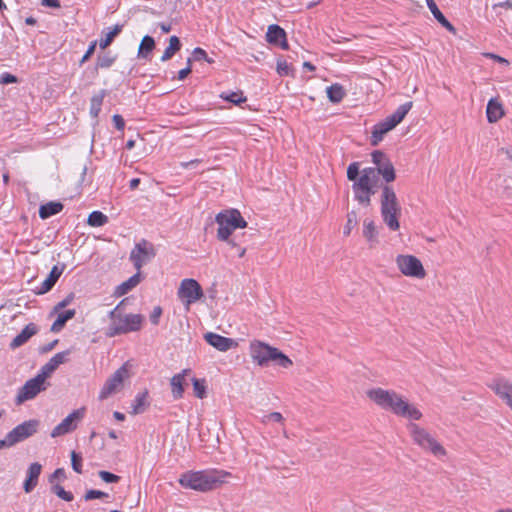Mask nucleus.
<instances>
[{"instance_id": "obj_1", "label": "nucleus", "mask_w": 512, "mask_h": 512, "mask_svg": "<svg viewBox=\"0 0 512 512\" xmlns=\"http://www.w3.org/2000/svg\"><path fill=\"white\" fill-rule=\"evenodd\" d=\"M367 397L376 405L393 414L411 420H420L422 413L394 390L373 388L367 391Z\"/></svg>"}, {"instance_id": "obj_2", "label": "nucleus", "mask_w": 512, "mask_h": 512, "mask_svg": "<svg viewBox=\"0 0 512 512\" xmlns=\"http://www.w3.org/2000/svg\"><path fill=\"white\" fill-rule=\"evenodd\" d=\"M231 473L224 470L187 471L180 475L179 484L185 489L208 492L227 482Z\"/></svg>"}, {"instance_id": "obj_3", "label": "nucleus", "mask_w": 512, "mask_h": 512, "mask_svg": "<svg viewBox=\"0 0 512 512\" xmlns=\"http://www.w3.org/2000/svg\"><path fill=\"white\" fill-rule=\"evenodd\" d=\"M249 353L253 362L261 367H267L270 362H274L282 368H288L292 365L288 356L262 341H252L249 346Z\"/></svg>"}, {"instance_id": "obj_4", "label": "nucleus", "mask_w": 512, "mask_h": 512, "mask_svg": "<svg viewBox=\"0 0 512 512\" xmlns=\"http://www.w3.org/2000/svg\"><path fill=\"white\" fill-rule=\"evenodd\" d=\"M108 316L110 324L105 333L108 337L139 331L144 321L141 314H123L119 306L111 310Z\"/></svg>"}, {"instance_id": "obj_5", "label": "nucleus", "mask_w": 512, "mask_h": 512, "mask_svg": "<svg viewBox=\"0 0 512 512\" xmlns=\"http://www.w3.org/2000/svg\"><path fill=\"white\" fill-rule=\"evenodd\" d=\"M381 216L384 223L393 231L400 228L398 217L401 213V207L393 188L389 185L382 187L381 194Z\"/></svg>"}, {"instance_id": "obj_6", "label": "nucleus", "mask_w": 512, "mask_h": 512, "mask_svg": "<svg viewBox=\"0 0 512 512\" xmlns=\"http://www.w3.org/2000/svg\"><path fill=\"white\" fill-rule=\"evenodd\" d=\"M412 106V101L406 102L400 105L394 113L386 117L383 121L375 124L371 133V144L377 146L389 131L393 130L402 122Z\"/></svg>"}, {"instance_id": "obj_7", "label": "nucleus", "mask_w": 512, "mask_h": 512, "mask_svg": "<svg viewBox=\"0 0 512 512\" xmlns=\"http://www.w3.org/2000/svg\"><path fill=\"white\" fill-rule=\"evenodd\" d=\"M215 220L218 224L217 238L221 241H228V237L235 229L247 226V222L236 209L220 212Z\"/></svg>"}, {"instance_id": "obj_8", "label": "nucleus", "mask_w": 512, "mask_h": 512, "mask_svg": "<svg viewBox=\"0 0 512 512\" xmlns=\"http://www.w3.org/2000/svg\"><path fill=\"white\" fill-rule=\"evenodd\" d=\"M408 429L414 443L423 450L430 452L436 457H443L446 455L445 448L426 429L414 423H410L408 425Z\"/></svg>"}, {"instance_id": "obj_9", "label": "nucleus", "mask_w": 512, "mask_h": 512, "mask_svg": "<svg viewBox=\"0 0 512 512\" xmlns=\"http://www.w3.org/2000/svg\"><path fill=\"white\" fill-rule=\"evenodd\" d=\"M396 264L402 274L408 277L423 279L426 271L421 261L413 255H398Z\"/></svg>"}, {"instance_id": "obj_10", "label": "nucleus", "mask_w": 512, "mask_h": 512, "mask_svg": "<svg viewBox=\"0 0 512 512\" xmlns=\"http://www.w3.org/2000/svg\"><path fill=\"white\" fill-rule=\"evenodd\" d=\"M38 427L39 421L36 419L25 421L8 432L5 436V440L8 445L12 447L34 435L37 432Z\"/></svg>"}, {"instance_id": "obj_11", "label": "nucleus", "mask_w": 512, "mask_h": 512, "mask_svg": "<svg viewBox=\"0 0 512 512\" xmlns=\"http://www.w3.org/2000/svg\"><path fill=\"white\" fill-rule=\"evenodd\" d=\"M156 255L154 245L149 241L142 239L135 244L130 253V260L135 269L140 272L143 265L147 264Z\"/></svg>"}, {"instance_id": "obj_12", "label": "nucleus", "mask_w": 512, "mask_h": 512, "mask_svg": "<svg viewBox=\"0 0 512 512\" xmlns=\"http://www.w3.org/2000/svg\"><path fill=\"white\" fill-rule=\"evenodd\" d=\"M45 379L39 373L19 389L16 396V404H22L35 398L41 391L45 390Z\"/></svg>"}, {"instance_id": "obj_13", "label": "nucleus", "mask_w": 512, "mask_h": 512, "mask_svg": "<svg viewBox=\"0 0 512 512\" xmlns=\"http://www.w3.org/2000/svg\"><path fill=\"white\" fill-rule=\"evenodd\" d=\"M127 377L128 369L126 364H124L118 370H116L111 377L107 379L99 393V399H107L109 396L118 392L123 386L124 379Z\"/></svg>"}, {"instance_id": "obj_14", "label": "nucleus", "mask_w": 512, "mask_h": 512, "mask_svg": "<svg viewBox=\"0 0 512 512\" xmlns=\"http://www.w3.org/2000/svg\"><path fill=\"white\" fill-rule=\"evenodd\" d=\"M203 296L200 284L194 279H184L178 289V297L189 307L190 304L198 301Z\"/></svg>"}, {"instance_id": "obj_15", "label": "nucleus", "mask_w": 512, "mask_h": 512, "mask_svg": "<svg viewBox=\"0 0 512 512\" xmlns=\"http://www.w3.org/2000/svg\"><path fill=\"white\" fill-rule=\"evenodd\" d=\"M85 408H79L65 417L51 432V437L56 438L72 432L77 427V422L84 417Z\"/></svg>"}, {"instance_id": "obj_16", "label": "nucleus", "mask_w": 512, "mask_h": 512, "mask_svg": "<svg viewBox=\"0 0 512 512\" xmlns=\"http://www.w3.org/2000/svg\"><path fill=\"white\" fill-rule=\"evenodd\" d=\"M203 337L209 345L221 352H226L238 346V343L234 339L224 337L214 332H207Z\"/></svg>"}, {"instance_id": "obj_17", "label": "nucleus", "mask_w": 512, "mask_h": 512, "mask_svg": "<svg viewBox=\"0 0 512 512\" xmlns=\"http://www.w3.org/2000/svg\"><path fill=\"white\" fill-rule=\"evenodd\" d=\"M490 388L512 409V383L500 378L494 380Z\"/></svg>"}, {"instance_id": "obj_18", "label": "nucleus", "mask_w": 512, "mask_h": 512, "mask_svg": "<svg viewBox=\"0 0 512 512\" xmlns=\"http://www.w3.org/2000/svg\"><path fill=\"white\" fill-rule=\"evenodd\" d=\"M352 190L355 200L366 207L370 205L371 199L368 198L369 183L365 175L359 177L358 180L353 183Z\"/></svg>"}, {"instance_id": "obj_19", "label": "nucleus", "mask_w": 512, "mask_h": 512, "mask_svg": "<svg viewBox=\"0 0 512 512\" xmlns=\"http://www.w3.org/2000/svg\"><path fill=\"white\" fill-rule=\"evenodd\" d=\"M42 471V465L34 462L29 465L26 471V479L23 483V489L26 493H30L38 484V479Z\"/></svg>"}, {"instance_id": "obj_20", "label": "nucleus", "mask_w": 512, "mask_h": 512, "mask_svg": "<svg viewBox=\"0 0 512 512\" xmlns=\"http://www.w3.org/2000/svg\"><path fill=\"white\" fill-rule=\"evenodd\" d=\"M69 351L55 354L40 370L39 374L46 380L61 364L66 362Z\"/></svg>"}, {"instance_id": "obj_21", "label": "nucleus", "mask_w": 512, "mask_h": 512, "mask_svg": "<svg viewBox=\"0 0 512 512\" xmlns=\"http://www.w3.org/2000/svg\"><path fill=\"white\" fill-rule=\"evenodd\" d=\"M38 329L34 323L26 325L22 331L10 343L12 349L18 348L25 344L33 335L37 333Z\"/></svg>"}, {"instance_id": "obj_22", "label": "nucleus", "mask_w": 512, "mask_h": 512, "mask_svg": "<svg viewBox=\"0 0 512 512\" xmlns=\"http://www.w3.org/2000/svg\"><path fill=\"white\" fill-rule=\"evenodd\" d=\"M190 373L189 369L182 370L181 373L174 375L170 380L171 392L174 399H180L184 393L185 377Z\"/></svg>"}, {"instance_id": "obj_23", "label": "nucleus", "mask_w": 512, "mask_h": 512, "mask_svg": "<svg viewBox=\"0 0 512 512\" xmlns=\"http://www.w3.org/2000/svg\"><path fill=\"white\" fill-rule=\"evenodd\" d=\"M64 270V265H54L48 275V277L43 281L38 294H45L52 289L55 285L59 277L62 275Z\"/></svg>"}, {"instance_id": "obj_24", "label": "nucleus", "mask_w": 512, "mask_h": 512, "mask_svg": "<svg viewBox=\"0 0 512 512\" xmlns=\"http://www.w3.org/2000/svg\"><path fill=\"white\" fill-rule=\"evenodd\" d=\"M141 281L140 272H137L126 281L118 285L114 291V296L121 297L136 287Z\"/></svg>"}, {"instance_id": "obj_25", "label": "nucleus", "mask_w": 512, "mask_h": 512, "mask_svg": "<svg viewBox=\"0 0 512 512\" xmlns=\"http://www.w3.org/2000/svg\"><path fill=\"white\" fill-rule=\"evenodd\" d=\"M427 6L435 19L448 31L455 32L454 26L445 18L443 13L439 10L434 0H426Z\"/></svg>"}, {"instance_id": "obj_26", "label": "nucleus", "mask_w": 512, "mask_h": 512, "mask_svg": "<svg viewBox=\"0 0 512 512\" xmlns=\"http://www.w3.org/2000/svg\"><path fill=\"white\" fill-rule=\"evenodd\" d=\"M286 32L285 30L280 27L277 24H271L268 26L267 33H266V40L268 43L276 45L278 44L283 38H286Z\"/></svg>"}, {"instance_id": "obj_27", "label": "nucleus", "mask_w": 512, "mask_h": 512, "mask_svg": "<svg viewBox=\"0 0 512 512\" xmlns=\"http://www.w3.org/2000/svg\"><path fill=\"white\" fill-rule=\"evenodd\" d=\"M487 119L490 123L497 122L503 116L502 105L495 99H490L486 109Z\"/></svg>"}, {"instance_id": "obj_28", "label": "nucleus", "mask_w": 512, "mask_h": 512, "mask_svg": "<svg viewBox=\"0 0 512 512\" xmlns=\"http://www.w3.org/2000/svg\"><path fill=\"white\" fill-rule=\"evenodd\" d=\"M63 209V204L61 202L51 201L46 204H43L39 208V216L42 219H47L53 215L58 214Z\"/></svg>"}, {"instance_id": "obj_29", "label": "nucleus", "mask_w": 512, "mask_h": 512, "mask_svg": "<svg viewBox=\"0 0 512 512\" xmlns=\"http://www.w3.org/2000/svg\"><path fill=\"white\" fill-rule=\"evenodd\" d=\"M377 229L374 225V222L371 220H364L363 222V236L367 239V241L370 243V247H373L376 243H378L377 240Z\"/></svg>"}, {"instance_id": "obj_30", "label": "nucleus", "mask_w": 512, "mask_h": 512, "mask_svg": "<svg viewBox=\"0 0 512 512\" xmlns=\"http://www.w3.org/2000/svg\"><path fill=\"white\" fill-rule=\"evenodd\" d=\"M76 314L75 309H69L65 312H62L58 315L57 319L53 322L51 326L52 332H59L62 330V328L65 326L66 322L70 319H72Z\"/></svg>"}, {"instance_id": "obj_31", "label": "nucleus", "mask_w": 512, "mask_h": 512, "mask_svg": "<svg viewBox=\"0 0 512 512\" xmlns=\"http://www.w3.org/2000/svg\"><path fill=\"white\" fill-rule=\"evenodd\" d=\"M327 97L332 103H339L345 97L346 92L342 85L333 84L326 89Z\"/></svg>"}, {"instance_id": "obj_32", "label": "nucleus", "mask_w": 512, "mask_h": 512, "mask_svg": "<svg viewBox=\"0 0 512 512\" xmlns=\"http://www.w3.org/2000/svg\"><path fill=\"white\" fill-rule=\"evenodd\" d=\"M154 48V39L149 35L144 36L138 48V58H147L148 55L154 50Z\"/></svg>"}, {"instance_id": "obj_33", "label": "nucleus", "mask_w": 512, "mask_h": 512, "mask_svg": "<svg viewBox=\"0 0 512 512\" xmlns=\"http://www.w3.org/2000/svg\"><path fill=\"white\" fill-rule=\"evenodd\" d=\"M105 95H106V91L100 90L98 93H96L92 96L91 101H90V115L93 118L98 117V115L101 111V106H102L103 99H104Z\"/></svg>"}, {"instance_id": "obj_34", "label": "nucleus", "mask_w": 512, "mask_h": 512, "mask_svg": "<svg viewBox=\"0 0 512 512\" xmlns=\"http://www.w3.org/2000/svg\"><path fill=\"white\" fill-rule=\"evenodd\" d=\"M181 48L180 40L177 36H171L169 39V45L166 47L162 57L161 61L165 62L169 59H171L174 54L179 51Z\"/></svg>"}, {"instance_id": "obj_35", "label": "nucleus", "mask_w": 512, "mask_h": 512, "mask_svg": "<svg viewBox=\"0 0 512 512\" xmlns=\"http://www.w3.org/2000/svg\"><path fill=\"white\" fill-rule=\"evenodd\" d=\"M376 171L378 174L382 175L383 179L387 183L395 180V177H396L395 170H394L393 164L390 162V160L384 161V163L381 166L376 168Z\"/></svg>"}, {"instance_id": "obj_36", "label": "nucleus", "mask_w": 512, "mask_h": 512, "mask_svg": "<svg viewBox=\"0 0 512 512\" xmlns=\"http://www.w3.org/2000/svg\"><path fill=\"white\" fill-rule=\"evenodd\" d=\"M123 29L122 24H116L113 28H109L108 32L105 34V38H101L99 41V46L101 49L107 48L114 40V38L120 34Z\"/></svg>"}, {"instance_id": "obj_37", "label": "nucleus", "mask_w": 512, "mask_h": 512, "mask_svg": "<svg viewBox=\"0 0 512 512\" xmlns=\"http://www.w3.org/2000/svg\"><path fill=\"white\" fill-rule=\"evenodd\" d=\"M108 222V217L101 211H93L89 214L87 224L92 227H101Z\"/></svg>"}, {"instance_id": "obj_38", "label": "nucleus", "mask_w": 512, "mask_h": 512, "mask_svg": "<svg viewBox=\"0 0 512 512\" xmlns=\"http://www.w3.org/2000/svg\"><path fill=\"white\" fill-rule=\"evenodd\" d=\"M146 399H147V392L138 394L134 400L133 405H132L131 414L137 415V414L143 413L145 410V407L147 405Z\"/></svg>"}, {"instance_id": "obj_39", "label": "nucleus", "mask_w": 512, "mask_h": 512, "mask_svg": "<svg viewBox=\"0 0 512 512\" xmlns=\"http://www.w3.org/2000/svg\"><path fill=\"white\" fill-rule=\"evenodd\" d=\"M221 98L236 105L246 101V97H244L242 91L222 93Z\"/></svg>"}, {"instance_id": "obj_40", "label": "nucleus", "mask_w": 512, "mask_h": 512, "mask_svg": "<svg viewBox=\"0 0 512 512\" xmlns=\"http://www.w3.org/2000/svg\"><path fill=\"white\" fill-rule=\"evenodd\" d=\"M51 491L56 494L59 498L70 502L73 500V494L71 492L66 491L61 485L53 484L51 487Z\"/></svg>"}, {"instance_id": "obj_41", "label": "nucleus", "mask_w": 512, "mask_h": 512, "mask_svg": "<svg viewBox=\"0 0 512 512\" xmlns=\"http://www.w3.org/2000/svg\"><path fill=\"white\" fill-rule=\"evenodd\" d=\"M358 218L355 211H351L347 214V222L344 226L343 233L345 235H349L352 231V229L357 225Z\"/></svg>"}, {"instance_id": "obj_42", "label": "nucleus", "mask_w": 512, "mask_h": 512, "mask_svg": "<svg viewBox=\"0 0 512 512\" xmlns=\"http://www.w3.org/2000/svg\"><path fill=\"white\" fill-rule=\"evenodd\" d=\"M115 61L116 57L109 54L98 56L96 67L102 69L110 68Z\"/></svg>"}, {"instance_id": "obj_43", "label": "nucleus", "mask_w": 512, "mask_h": 512, "mask_svg": "<svg viewBox=\"0 0 512 512\" xmlns=\"http://www.w3.org/2000/svg\"><path fill=\"white\" fill-rule=\"evenodd\" d=\"M98 476L100 479L106 483H117L120 481V476L113 474L111 472L101 470L98 472Z\"/></svg>"}, {"instance_id": "obj_44", "label": "nucleus", "mask_w": 512, "mask_h": 512, "mask_svg": "<svg viewBox=\"0 0 512 512\" xmlns=\"http://www.w3.org/2000/svg\"><path fill=\"white\" fill-rule=\"evenodd\" d=\"M359 176V163L353 162L347 168V178L350 181H357Z\"/></svg>"}, {"instance_id": "obj_45", "label": "nucleus", "mask_w": 512, "mask_h": 512, "mask_svg": "<svg viewBox=\"0 0 512 512\" xmlns=\"http://www.w3.org/2000/svg\"><path fill=\"white\" fill-rule=\"evenodd\" d=\"M192 382H193V390H194L195 396L199 399L204 398L206 391H205V385L203 384V382H201L200 380H198L196 378H193Z\"/></svg>"}, {"instance_id": "obj_46", "label": "nucleus", "mask_w": 512, "mask_h": 512, "mask_svg": "<svg viewBox=\"0 0 512 512\" xmlns=\"http://www.w3.org/2000/svg\"><path fill=\"white\" fill-rule=\"evenodd\" d=\"M72 468L77 473H82V457L75 451L71 453Z\"/></svg>"}, {"instance_id": "obj_47", "label": "nucleus", "mask_w": 512, "mask_h": 512, "mask_svg": "<svg viewBox=\"0 0 512 512\" xmlns=\"http://www.w3.org/2000/svg\"><path fill=\"white\" fill-rule=\"evenodd\" d=\"M192 57H193V60H195V61L205 60L208 63L213 62V60L208 57L206 51L199 47H197L193 50Z\"/></svg>"}, {"instance_id": "obj_48", "label": "nucleus", "mask_w": 512, "mask_h": 512, "mask_svg": "<svg viewBox=\"0 0 512 512\" xmlns=\"http://www.w3.org/2000/svg\"><path fill=\"white\" fill-rule=\"evenodd\" d=\"M104 497H108V494L105 493V492H102L100 490L91 489V490H88L85 493L84 500L85 501H90V500H93V499H101V498H104Z\"/></svg>"}, {"instance_id": "obj_49", "label": "nucleus", "mask_w": 512, "mask_h": 512, "mask_svg": "<svg viewBox=\"0 0 512 512\" xmlns=\"http://www.w3.org/2000/svg\"><path fill=\"white\" fill-rule=\"evenodd\" d=\"M372 161L378 168L384 163V161H388V159L383 152L376 150L372 153Z\"/></svg>"}, {"instance_id": "obj_50", "label": "nucleus", "mask_w": 512, "mask_h": 512, "mask_svg": "<svg viewBox=\"0 0 512 512\" xmlns=\"http://www.w3.org/2000/svg\"><path fill=\"white\" fill-rule=\"evenodd\" d=\"M17 82H18V78L10 73L5 72V73L1 74V76H0V84H2V85L17 83Z\"/></svg>"}, {"instance_id": "obj_51", "label": "nucleus", "mask_w": 512, "mask_h": 512, "mask_svg": "<svg viewBox=\"0 0 512 512\" xmlns=\"http://www.w3.org/2000/svg\"><path fill=\"white\" fill-rule=\"evenodd\" d=\"M74 297H75L74 293L68 294L62 301L57 303V305L54 307V311L57 312V311L65 308L66 306H68L74 300Z\"/></svg>"}, {"instance_id": "obj_52", "label": "nucleus", "mask_w": 512, "mask_h": 512, "mask_svg": "<svg viewBox=\"0 0 512 512\" xmlns=\"http://www.w3.org/2000/svg\"><path fill=\"white\" fill-rule=\"evenodd\" d=\"M97 46V41H93L90 43L86 53L83 55V57L80 60V65L84 64L95 52Z\"/></svg>"}, {"instance_id": "obj_53", "label": "nucleus", "mask_w": 512, "mask_h": 512, "mask_svg": "<svg viewBox=\"0 0 512 512\" xmlns=\"http://www.w3.org/2000/svg\"><path fill=\"white\" fill-rule=\"evenodd\" d=\"M290 65L286 61H278L277 63V72L279 75H289L290 73Z\"/></svg>"}, {"instance_id": "obj_54", "label": "nucleus", "mask_w": 512, "mask_h": 512, "mask_svg": "<svg viewBox=\"0 0 512 512\" xmlns=\"http://www.w3.org/2000/svg\"><path fill=\"white\" fill-rule=\"evenodd\" d=\"M376 169L375 168H372V167H369V168H365L362 170L361 174L359 177H363L364 175L366 176L367 178V182H372L373 183V179L375 178L376 176Z\"/></svg>"}, {"instance_id": "obj_55", "label": "nucleus", "mask_w": 512, "mask_h": 512, "mask_svg": "<svg viewBox=\"0 0 512 512\" xmlns=\"http://www.w3.org/2000/svg\"><path fill=\"white\" fill-rule=\"evenodd\" d=\"M162 315V308L160 306L154 307L151 315H150V321L152 324L157 325L159 323V319Z\"/></svg>"}, {"instance_id": "obj_56", "label": "nucleus", "mask_w": 512, "mask_h": 512, "mask_svg": "<svg viewBox=\"0 0 512 512\" xmlns=\"http://www.w3.org/2000/svg\"><path fill=\"white\" fill-rule=\"evenodd\" d=\"M268 421H274V422H282L283 416L279 412H272L263 418V422L266 423Z\"/></svg>"}, {"instance_id": "obj_57", "label": "nucleus", "mask_w": 512, "mask_h": 512, "mask_svg": "<svg viewBox=\"0 0 512 512\" xmlns=\"http://www.w3.org/2000/svg\"><path fill=\"white\" fill-rule=\"evenodd\" d=\"M62 478H65V471L63 468H58L50 475L49 482L53 484L56 479Z\"/></svg>"}, {"instance_id": "obj_58", "label": "nucleus", "mask_w": 512, "mask_h": 512, "mask_svg": "<svg viewBox=\"0 0 512 512\" xmlns=\"http://www.w3.org/2000/svg\"><path fill=\"white\" fill-rule=\"evenodd\" d=\"M187 62H188V67H186L184 69H181L178 72V79L179 80H184L190 74V72H191V67H190L191 58H188Z\"/></svg>"}, {"instance_id": "obj_59", "label": "nucleus", "mask_w": 512, "mask_h": 512, "mask_svg": "<svg viewBox=\"0 0 512 512\" xmlns=\"http://www.w3.org/2000/svg\"><path fill=\"white\" fill-rule=\"evenodd\" d=\"M112 119H113L116 129H118V130L124 129L125 123H124V119L122 118V116L116 114L113 116Z\"/></svg>"}, {"instance_id": "obj_60", "label": "nucleus", "mask_w": 512, "mask_h": 512, "mask_svg": "<svg viewBox=\"0 0 512 512\" xmlns=\"http://www.w3.org/2000/svg\"><path fill=\"white\" fill-rule=\"evenodd\" d=\"M485 56L488 57V58H491V59H493V60H495V61H497L499 63L506 64V65L509 64V61L507 59H505V58H503V57H501L499 55H496V54H493V53H486Z\"/></svg>"}, {"instance_id": "obj_61", "label": "nucleus", "mask_w": 512, "mask_h": 512, "mask_svg": "<svg viewBox=\"0 0 512 512\" xmlns=\"http://www.w3.org/2000/svg\"><path fill=\"white\" fill-rule=\"evenodd\" d=\"M42 5L51 8H59L60 2L59 0H42Z\"/></svg>"}, {"instance_id": "obj_62", "label": "nucleus", "mask_w": 512, "mask_h": 512, "mask_svg": "<svg viewBox=\"0 0 512 512\" xmlns=\"http://www.w3.org/2000/svg\"><path fill=\"white\" fill-rule=\"evenodd\" d=\"M199 162H200V160H198V159H194V160L187 161V162H182V163H181V167H182V168H185V169H188V168H190V167H194V166H195V165H197Z\"/></svg>"}, {"instance_id": "obj_63", "label": "nucleus", "mask_w": 512, "mask_h": 512, "mask_svg": "<svg viewBox=\"0 0 512 512\" xmlns=\"http://www.w3.org/2000/svg\"><path fill=\"white\" fill-rule=\"evenodd\" d=\"M496 7H501V8H505V9H512V0H507V1H504V2H500L496 5H494V8Z\"/></svg>"}, {"instance_id": "obj_64", "label": "nucleus", "mask_w": 512, "mask_h": 512, "mask_svg": "<svg viewBox=\"0 0 512 512\" xmlns=\"http://www.w3.org/2000/svg\"><path fill=\"white\" fill-rule=\"evenodd\" d=\"M57 342H58L57 340L52 341L51 343H49L46 346L42 347L41 351L46 353V352L52 350L55 347V345L57 344Z\"/></svg>"}]
</instances>
